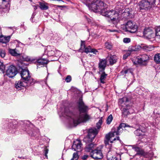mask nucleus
<instances>
[{
	"mask_svg": "<svg viewBox=\"0 0 160 160\" xmlns=\"http://www.w3.org/2000/svg\"><path fill=\"white\" fill-rule=\"evenodd\" d=\"M138 26L136 23L131 21H128L126 23L125 29V31L129 32L131 33H135L137 31Z\"/></svg>",
	"mask_w": 160,
	"mask_h": 160,
	"instance_id": "obj_6",
	"label": "nucleus"
},
{
	"mask_svg": "<svg viewBox=\"0 0 160 160\" xmlns=\"http://www.w3.org/2000/svg\"><path fill=\"white\" fill-rule=\"evenodd\" d=\"M108 160H118L117 158L116 157H113L112 158H108V155L107 156Z\"/></svg>",
	"mask_w": 160,
	"mask_h": 160,
	"instance_id": "obj_47",
	"label": "nucleus"
},
{
	"mask_svg": "<svg viewBox=\"0 0 160 160\" xmlns=\"http://www.w3.org/2000/svg\"><path fill=\"white\" fill-rule=\"evenodd\" d=\"M33 7L34 10H36L37 8V6H33Z\"/></svg>",
	"mask_w": 160,
	"mask_h": 160,
	"instance_id": "obj_52",
	"label": "nucleus"
},
{
	"mask_svg": "<svg viewBox=\"0 0 160 160\" xmlns=\"http://www.w3.org/2000/svg\"><path fill=\"white\" fill-rule=\"evenodd\" d=\"M21 50H22L21 48L17 47L15 49H9V52L13 56H18L20 55V52Z\"/></svg>",
	"mask_w": 160,
	"mask_h": 160,
	"instance_id": "obj_15",
	"label": "nucleus"
},
{
	"mask_svg": "<svg viewBox=\"0 0 160 160\" xmlns=\"http://www.w3.org/2000/svg\"><path fill=\"white\" fill-rule=\"evenodd\" d=\"M156 0H142L139 3L140 9H150L153 5Z\"/></svg>",
	"mask_w": 160,
	"mask_h": 160,
	"instance_id": "obj_5",
	"label": "nucleus"
},
{
	"mask_svg": "<svg viewBox=\"0 0 160 160\" xmlns=\"http://www.w3.org/2000/svg\"><path fill=\"white\" fill-rule=\"evenodd\" d=\"M112 115L110 114L108 116V117L107 118V119L106 121L107 124H109L111 123V122L112 121Z\"/></svg>",
	"mask_w": 160,
	"mask_h": 160,
	"instance_id": "obj_37",
	"label": "nucleus"
},
{
	"mask_svg": "<svg viewBox=\"0 0 160 160\" xmlns=\"http://www.w3.org/2000/svg\"><path fill=\"white\" fill-rule=\"evenodd\" d=\"M9 0H0V9L4 7H8L9 4Z\"/></svg>",
	"mask_w": 160,
	"mask_h": 160,
	"instance_id": "obj_25",
	"label": "nucleus"
},
{
	"mask_svg": "<svg viewBox=\"0 0 160 160\" xmlns=\"http://www.w3.org/2000/svg\"><path fill=\"white\" fill-rule=\"evenodd\" d=\"M122 114L124 116H127L129 113L128 109H127L125 108H123L122 110Z\"/></svg>",
	"mask_w": 160,
	"mask_h": 160,
	"instance_id": "obj_41",
	"label": "nucleus"
},
{
	"mask_svg": "<svg viewBox=\"0 0 160 160\" xmlns=\"http://www.w3.org/2000/svg\"><path fill=\"white\" fill-rule=\"evenodd\" d=\"M17 72L16 68L13 65L10 66L6 71V75L9 78H12Z\"/></svg>",
	"mask_w": 160,
	"mask_h": 160,
	"instance_id": "obj_9",
	"label": "nucleus"
},
{
	"mask_svg": "<svg viewBox=\"0 0 160 160\" xmlns=\"http://www.w3.org/2000/svg\"><path fill=\"white\" fill-rule=\"evenodd\" d=\"M149 60V57L147 54H143L140 55L138 57L134 58L132 61L134 64L146 66Z\"/></svg>",
	"mask_w": 160,
	"mask_h": 160,
	"instance_id": "obj_4",
	"label": "nucleus"
},
{
	"mask_svg": "<svg viewBox=\"0 0 160 160\" xmlns=\"http://www.w3.org/2000/svg\"><path fill=\"white\" fill-rule=\"evenodd\" d=\"M132 11L129 8H126L124 10V12L122 13V14L124 16L125 18H132Z\"/></svg>",
	"mask_w": 160,
	"mask_h": 160,
	"instance_id": "obj_23",
	"label": "nucleus"
},
{
	"mask_svg": "<svg viewBox=\"0 0 160 160\" xmlns=\"http://www.w3.org/2000/svg\"><path fill=\"white\" fill-rule=\"evenodd\" d=\"M98 52V51L94 48H91V50L90 51V52H92L94 54H96V53Z\"/></svg>",
	"mask_w": 160,
	"mask_h": 160,
	"instance_id": "obj_45",
	"label": "nucleus"
},
{
	"mask_svg": "<svg viewBox=\"0 0 160 160\" xmlns=\"http://www.w3.org/2000/svg\"><path fill=\"white\" fill-rule=\"evenodd\" d=\"M123 41L124 43H128L131 42V39L129 38H123Z\"/></svg>",
	"mask_w": 160,
	"mask_h": 160,
	"instance_id": "obj_43",
	"label": "nucleus"
},
{
	"mask_svg": "<svg viewBox=\"0 0 160 160\" xmlns=\"http://www.w3.org/2000/svg\"><path fill=\"white\" fill-rule=\"evenodd\" d=\"M24 82L26 84V86H29L33 85L35 82V81L34 80L33 78L29 77L28 79L25 80L24 81Z\"/></svg>",
	"mask_w": 160,
	"mask_h": 160,
	"instance_id": "obj_26",
	"label": "nucleus"
},
{
	"mask_svg": "<svg viewBox=\"0 0 160 160\" xmlns=\"http://www.w3.org/2000/svg\"><path fill=\"white\" fill-rule=\"evenodd\" d=\"M155 62L157 64L160 63V53L156 54L154 57Z\"/></svg>",
	"mask_w": 160,
	"mask_h": 160,
	"instance_id": "obj_33",
	"label": "nucleus"
},
{
	"mask_svg": "<svg viewBox=\"0 0 160 160\" xmlns=\"http://www.w3.org/2000/svg\"><path fill=\"white\" fill-rule=\"evenodd\" d=\"M129 126L128 125L127 126L125 123H121L118 127L117 131H113V130H112L111 132L107 134L105 136L104 140V143L105 145L107 146L108 145L109 142L112 143L116 140H119V137H117V138H114L113 140H112V138H114L116 135H119L123 130V128Z\"/></svg>",
	"mask_w": 160,
	"mask_h": 160,
	"instance_id": "obj_3",
	"label": "nucleus"
},
{
	"mask_svg": "<svg viewBox=\"0 0 160 160\" xmlns=\"http://www.w3.org/2000/svg\"><path fill=\"white\" fill-rule=\"evenodd\" d=\"M121 19V15L117 12L111 18V21L114 24L118 23Z\"/></svg>",
	"mask_w": 160,
	"mask_h": 160,
	"instance_id": "obj_16",
	"label": "nucleus"
},
{
	"mask_svg": "<svg viewBox=\"0 0 160 160\" xmlns=\"http://www.w3.org/2000/svg\"><path fill=\"white\" fill-rule=\"evenodd\" d=\"M107 76V74H106L105 72H103L102 73L100 78V80L101 83H105V80Z\"/></svg>",
	"mask_w": 160,
	"mask_h": 160,
	"instance_id": "obj_31",
	"label": "nucleus"
},
{
	"mask_svg": "<svg viewBox=\"0 0 160 160\" xmlns=\"http://www.w3.org/2000/svg\"><path fill=\"white\" fill-rule=\"evenodd\" d=\"M112 45L111 42H106L105 43V47L107 49L111 50L112 48Z\"/></svg>",
	"mask_w": 160,
	"mask_h": 160,
	"instance_id": "obj_36",
	"label": "nucleus"
},
{
	"mask_svg": "<svg viewBox=\"0 0 160 160\" xmlns=\"http://www.w3.org/2000/svg\"><path fill=\"white\" fill-rule=\"evenodd\" d=\"M22 80H21L17 82H15V85L16 88L20 90L22 87L26 86V83L24 82V80L23 81Z\"/></svg>",
	"mask_w": 160,
	"mask_h": 160,
	"instance_id": "obj_20",
	"label": "nucleus"
},
{
	"mask_svg": "<svg viewBox=\"0 0 160 160\" xmlns=\"http://www.w3.org/2000/svg\"><path fill=\"white\" fill-rule=\"evenodd\" d=\"M139 46V49H143V50L148 52L152 51L154 49V47L150 45H147L144 44H141L140 45H138Z\"/></svg>",
	"mask_w": 160,
	"mask_h": 160,
	"instance_id": "obj_14",
	"label": "nucleus"
},
{
	"mask_svg": "<svg viewBox=\"0 0 160 160\" xmlns=\"http://www.w3.org/2000/svg\"><path fill=\"white\" fill-rule=\"evenodd\" d=\"M78 155L76 152H74L72 158L71 160H78Z\"/></svg>",
	"mask_w": 160,
	"mask_h": 160,
	"instance_id": "obj_38",
	"label": "nucleus"
},
{
	"mask_svg": "<svg viewBox=\"0 0 160 160\" xmlns=\"http://www.w3.org/2000/svg\"><path fill=\"white\" fill-rule=\"evenodd\" d=\"M90 155L94 159H100L103 157L102 154L100 150L95 149L90 153Z\"/></svg>",
	"mask_w": 160,
	"mask_h": 160,
	"instance_id": "obj_10",
	"label": "nucleus"
},
{
	"mask_svg": "<svg viewBox=\"0 0 160 160\" xmlns=\"http://www.w3.org/2000/svg\"><path fill=\"white\" fill-rule=\"evenodd\" d=\"M130 55H129V54H128L127 52L126 53L123 55V59H126L127 57Z\"/></svg>",
	"mask_w": 160,
	"mask_h": 160,
	"instance_id": "obj_48",
	"label": "nucleus"
},
{
	"mask_svg": "<svg viewBox=\"0 0 160 160\" xmlns=\"http://www.w3.org/2000/svg\"><path fill=\"white\" fill-rule=\"evenodd\" d=\"M72 149L77 152H80L82 150V144L80 140H77L74 142L72 146Z\"/></svg>",
	"mask_w": 160,
	"mask_h": 160,
	"instance_id": "obj_11",
	"label": "nucleus"
},
{
	"mask_svg": "<svg viewBox=\"0 0 160 160\" xmlns=\"http://www.w3.org/2000/svg\"><path fill=\"white\" fill-rule=\"evenodd\" d=\"M88 157L89 156L88 155H84L82 157V158L83 160H86Z\"/></svg>",
	"mask_w": 160,
	"mask_h": 160,
	"instance_id": "obj_50",
	"label": "nucleus"
},
{
	"mask_svg": "<svg viewBox=\"0 0 160 160\" xmlns=\"http://www.w3.org/2000/svg\"><path fill=\"white\" fill-rule=\"evenodd\" d=\"M45 52L47 53L48 56H51L53 55L55 53H58L60 52L59 51L56 50V49L53 47L50 46H47Z\"/></svg>",
	"mask_w": 160,
	"mask_h": 160,
	"instance_id": "obj_12",
	"label": "nucleus"
},
{
	"mask_svg": "<svg viewBox=\"0 0 160 160\" xmlns=\"http://www.w3.org/2000/svg\"><path fill=\"white\" fill-rule=\"evenodd\" d=\"M81 48L79 49L80 51L84 52L87 53L90 52V51L91 50V47L90 46L86 47L85 45V41H81Z\"/></svg>",
	"mask_w": 160,
	"mask_h": 160,
	"instance_id": "obj_13",
	"label": "nucleus"
},
{
	"mask_svg": "<svg viewBox=\"0 0 160 160\" xmlns=\"http://www.w3.org/2000/svg\"><path fill=\"white\" fill-rule=\"evenodd\" d=\"M78 106L79 113L72 112L67 108H65L64 112L62 114L63 116L67 117L70 127L76 126L80 123L86 122L90 119L89 116L87 114L88 107L84 104L82 99H80Z\"/></svg>",
	"mask_w": 160,
	"mask_h": 160,
	"instance_id": "obj_1",
	"label": "nucleus"
},
{
	"mask_svg": "<svg viewBox=\"0 0 160 160\" xmlns=\"http://www.w3.org/2000/svg\"><path fill=\"white\" fill-rule=\"evenodd\" d=\"M134 133L137 135L139 137L144 136L145 133L142 130L138 129L134 132Z\"/></svg>",
	"mask_w": 160,
	"mask_h": 160,
	"instance_id": "obj_34",
	"label": "nucleus"
},
{
	"mask_svg": "<svg viewBox=\"0 0 160 160\" xmlns=\"http://www.w3.org/2000/svg\"><path fill=\"white\" fill-rule=\"evenodd\" d=\"M102 119L101 118L100 119L98 122L97 123L96 127L98 129H99L100 128V127L101 124H102Z\"/></svg>",
	"mask_w": 160,
	"mask_h": 160,
	"instance_id": "obj_39",
	"label": "nucleus"
},
{
	"mask_svg": "<svg viewBox=\"0 0 160 160\" xmlns=\"http://www.w3.org/2000/svg\"><path fill=\"white\" fill-rule=\"evenodd\" d=\"M143 34L146 35L149 39L155 38V36L154 33H152V31L150 29L148 28L145 29L143 31Z\"/></svg>",
	"mask_w": 160,
	"mask_h": 160,
	"instance_id": "obj_17",
	"label": "nucleus"
},
{
	"mask_svg": "<svg viewBox=\"0 0 160 160\" xmlns=\"http://www.w3.org/2000/svg\"><path fill=\"white\" fill-rule=\"evenodd\" d=\"M139 47L138 45L135 46H130L129 47L127 52L130 55L131 53L134 52L139 51Z\"/></svg>",
	"mask_w": 160,
	"mask_h": 160,
	"instance_id": "obj_21",
	"label": "nucleus"
},
{
	"mask_svg": "<svg viewBox=\"0 0 160 160\" xmlns=\"http://www.w3.org/2000/svg\"><path fill=\"white\" fill-rule=\"evenodd\" d=\"M45 83L46 84H47V82H45Z\"/></svg>",
	"mask_w": 160,
	"mask_h": 160,
	"instance_id": "obj_54",
	"label": "nucleus"
},
{
	"mask_svg": "<svg viewBox=\"0 0 160 160\" xmlns=\"http://www.w3.org/2000/svg\"><path fill=\"white\" fill-rule=\"evenodd\" d=\"M11 36L1 35L0 36V42L2 43H7L10 40Z\"/></svg>",
	"mask_w": 160,
	"mask_h": 160,
	"instance_id": "obj_22",
	"label": "nucleus"
},
{
	"mask_svg": "<svg viewBox=\"0 0 160 160\" xmlns=\"http://www.w3.org/2000/svg\"><path fill=\"white\" fill-rule=\"evenodd\" d=\"M98 130L95 128H92L89 130L88 136L85 138L89 142H91L98 134Z\"/></svg>",
	"mask_w": 160,
	"mask_h": 160,
	"instance_id": "obj_7",
	"label": "nucleus"
},
{
	"mask_svg": "<svg viewBox=\"0 0 160 160\" xmlns=\"http://www.w3.org/2000/svg\"><path fill=\"white\" fill-rule=\"evenodd\" d=\"M117 58L115 55L111 56L109 59L110 63L113 64L116 62Z\"/></svg>",
	"mask_w": 160,
	"mask_h": 160,
	"instance_id": "obj_32",
	"label": "nucleus"
},
{
	"mask_svg": "<svg viewBox=\"0 0 160 160\" xmlns=\"http://www.w3.org/2000/svg\"><path fill=\"white\" fill-rule=\"evenodd\" d=\"M27 60L28 61L31 62L32 63H36L37 62V65L38 66V65H43L47 63V61L45 59H36L28 57L27 58Z\"/></svg>",
	"mask_w": 160,
	"mask_h": 160,
	"instance_id": "obj_8",
	"label": "nucleus"
},
{
	"mask_svg": "<svg viewBox=\"0 0 160 160\" xmlns=\"http://www.w3.org/2000/svg\"><path fill=\"white\" fill-rule=\"evenodd\" d=\"M148 156L149 157H152L153 155V152L152 151H150L148 153Z\"/></svg>",
	"mask_w": 160,
	"mask_h": 160,
	"instance_id": "obj_49",
	"label": "nucleus"
},
{
	"mask_svg": "<svg viewBox=\"0 0 160 160\" xmlns=\"http://www.w3.org/2000/svg\"><path fill=\"white\" fill-rule=\"evenodd\" d=\"M72 79L70 75H68L65 79V81L67 82H70Z\"/></svg>",
	"mask_w": 160,
	"mask_h": 160,
	"instance_id": "obj_44",
	"label": "nucleus"
},
{
	"mask_svg": "<svg viewBox=\"0 0 160 160\" xmlns=\"http://www.w3.org/2000/svg\"><path fill=\"white\" fill-rule=\"evenodd\" d=\"M86 5L89 9L93 12H100L103 16L111 18L118 12L113 10H106V5L102 0H86Z\"/></svg>",
	"mask_w": 160,
	"mask_h": 160,
	"instance_id": "obj_2",
	"label": "nucleus"
},
{
	"mask_svg": "<svg viewBox=\"0 0 160 160\" xmlns=\"http://www.w3.org/2000/svg\"><path fill=\"white\" fill-rule=\"evenodd\" d=\"M155 39L156 40L158 39L160 40V26L155 28Z\"/></svg>",
	"mask_w": 160,
	"mask_h": 160,
	"instance_id": "obj_28",
	"label": "nucleus"
},
{
	"mask_svg": "<svg viewBox=\"0 0 160 160\" xmlns=\"http://www.w3.org/2000/svg\"><path fill=\"white\" fill-rule=\"evenodd\" d=\"M133 69L132 68H125L121 72V74L123 75L128 73H131L132 74Z\"/></svg>",
	"mask_w": 160,
	"mask_h": 160,
	"instance_id": "obj_27",
	"label": "nucleus"
},
{
	"mask_svg": "<svg viewBox=\"0 0 160 160\" xmlns=\"http://www.w3.org/2000/svg\"><path fill=\"white\" fill-rule=\"evenodd\" d=\"M109 30L110 32H116L117 31L113 29V30H111V29H109Z\"/></svg>",
	"mask_w": 160,
	"mask_h": 160,
	"instance_id": "obj_51",
	"label": "nucleus"
},
{
	"mask_svg": "<svg viewBox=\"0 0 160 160\" xmlns=\"http://www.w3.org/2000/svg\"><path fill=\"white\" fill-rule=\"evenodd\" d=\"M128 101V100L127 97H123L119 100V103L120 104L124 103Z\"/></svg>",
	"mask_w": 160,
	"mask_h": 160,
	"instance_id": "obj_35",
	"label": "nucleus"
},
{
	"mask_svg": "<svg viewBox=\"0 0 160 160\" xmlns=\"http://www.w3.org/2000/svg\"><path fill=\"white\" fill-rule=\"evenodd\" d=\"M5 56V51L2 49L0 48V56L2 58H3Z\"/></svg>",
	"mask_w": 160,
	"mask_h": 160,
	"instance_id": "obj_40",
	"label": "nucleus"
},
{
	"mask_svg": "<svg viewBox=\"0 0 160 160\" xmlns=\"http://www.w3.org/2000/svg\"><path fill=\"white\" fill-rule=\"evenodd\" d=\"M48 150L47 148H45L44 149V152H45V156L47 158H48V156H47V154L48 153Z\"/></svg>",
	"mask_w": 160,
	"mask_h": 160,
	"instance_id": "obj_46",
	"label": "nucleus"
},
{
	"mask_svg": "<svg viewBox=\"0 0 160 160\" xmlns=\"http://www.w3.org/2000/svg\"><path fill=\"white\" fill-rule=\"evenodd\" d=\"M143 155H145V154H144Z\"/></svg>",
	"mask_w": 160,
	"mask_h": 160,
	"instance_id": "obj_55",
	"label": "nucleus"
},
{
	"mask_svg": "<svg viewBox=\"0 0 160 160\" xmlns=\"http://www.w3.org/2000/svg\"><path fill=\"white\" fill-rule=\"evenodd\" d=\"M40 8L42 10H46L48 9V4L46 3L39 2Z\"/></svg>",
	"mask_w": 160,
	"mask_h": 160,
	"instance_id": "obj_30",
	"label": "nucleus"
},
{
	"mask_svg": "<svg viewBox=\"0 0 160 160\" xmlns=\"http://www.w3.org/2000/svg\"><path fill=\"white\" fill-rule=\"evenodd\" d=\"M58 7H62L63 6H60V5H58Z\"/></svg>",
	"mask_w": 160,
	"mask_h": 160,
	"instance_id": "obj_53",
	"label": "nucleus"
},
{
	"mask_svg": "<svg viewBox=\"0 0 160 160\" xmlns=\"http://www.w3.org/2000/svg\"><path fill=\"white\" fill-rule=\"evenodd\" d=\"M29 72L28 70H23L20 73L22 78L23 79L22 80H25L27 79H28L30 76H29Z\"/></svg>",
	"mask_w": 160,
	"mask_h": 160,
	"instance_id": "obj_19",
	"label": "nucleus"
},
{
	"mask_svg": "<svg viewBox=\"0 0 160 160\" xmlns=\"http://www.w3.org/2000/svg\"><path fill=\"white\" fill-rule=\"evenodd\" d=\"M107 60L105 59H100L98 64L99 67L100 71H103L106 66Z\"/></svg>",
	"mask_w": 160,
	"mask_h": 160,
	"instance_id": "obj_18",
	"label": "nucleus"
},
{
	"mask_svg": "<svg viewBox=\"0 0 160 160\" xmlns=\"http://www.w3.org/2000/svg\"><path fill=\"white\" fill-rule=\"evenodd\" d=\"M5 69V67L3 65V63L0 62V70L3 72Z\"/></svg>",
	"mask_w": 160,
	"mask_h": 160,
	"instance_id": "obj_42",
	"label": "nucleus"
},
{
	"mask_svg": "<svg viewBox=\"0 0 160 160\" xmlns=\"http://www.w3.org/2000/svg\"><path fill=\"white\" fill-rule=\"evenodd\" d=\"M94 145L93 143H90L89 144L87 145L85 148V150L86 152H90V153L92 152L93 149L94 148Z\"/></svg>",
	"mask_w": 160,
	"mask_h": 160,
	"instance_id": "obj_24",
	"label": "nucleus"
},
{
	"mask_svg": "<svg viewBox=\"0 0 160 160\" xmlns=\"http://www.w3.org/2000/svg\"><path fill=\"white\" fill-rule=\"evenodd\" d=\"M133 150L137 152L136 155H143V151L142 150H141L139 148L137 147H135L133 146L132 148Z\"/></svg>",
	"mask_w": 160,
	"mask_h": 160,
	"instance_id": "obj_29",
	"label": "nucleus"
}]
</instances>
